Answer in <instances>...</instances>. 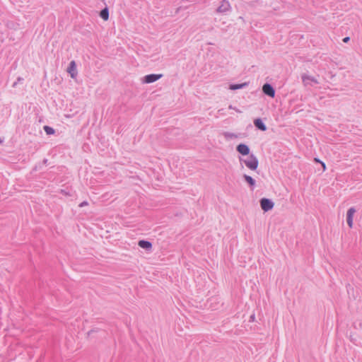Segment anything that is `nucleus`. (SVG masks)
Returning a JSON list of instances; mask_svg holds the SVG:
<instances>
[{
    "label": "nucleus",
    "mask_w": 362,
    "mask_h": 362,
    "mask_svg": "<svg viewBox=\"0 0 362 362\" xmlns=\"http://www.w3.org/2000/svg\"><path fill=\"white\" fill-rule=\"evenodd\" d=\"M240 162L244 163L247 168L252 170H255L258 166V160L253 154L250 155L247 158H240Z\"/></svg>",
    "instance_id": "f257e3e1"
},
{
    "label": "nucleus",
    "mask_w": 362,
    "mask_h": 362,
    "mask_svg": "<svg viewBox=\"0 0 362 362\" xmlns=\"http://www.w3.org/2000/svg\"><path fill=\"white\" fill-rule=\"evenodd\" d=\"M356 212V210L354 207H350L346 214V219L347 225L350 228H352L354 226V217Z\"/></svg>",
    "instance_id": "f03ea898"
},
{
    "label": "nucleus",
    "mask_w": 362,
    "mask_h": 362,
    "mask_svg": "<svg viewBox=\"0 0 362 362\" xmlns=\"http://www.w3.org/2000/svg\"><path fill=\"white\" fill-rule=\"evenodd\" d=\"M260 205L263 211H268L273 209L274 202L267 198H263L260 200Z\"/></svg>",
    "instance_id": "7ed1b4c3"
},
{
    "label": "nucleus",
    "mask_w": 362,
    "mask_h": 362,
    "mask_svg": "<svg viewBox=\"0 0 362 362\" xmlns=\"http://www.w3.org/2000/svg\"><path fill=\"white\" fill-rule=\"evenodd\" d=\"M162 74H148L144 77V78L142 79V82L145 83H151L159 80L162 78Z\"/></svg>",
    "instance_id": "20e7f679"
},
{
    "label": "nucleus",
    "mask_w": 362,
    "mask_h": 362,
    "mask_svg": "<svg viewBox=\"0 0 362 362\" xmlns=\"http://www.w3.org/2000/svg\"><path fill=\"white\" fill-rule=\"evenodd\" d=\"M67 72L72 78H76L78 75L76 64L75 61H71L67 68Z\"/></svg>",
    "instance_id": "39448f33"
},
{
    "label": "nucleus",
    "mask_w": 362,
    "mask_h": 362,
    "mask_svg": "<svg viewBox=\"0 0 362 362\" xmlns=\"http://www.w3.org/2000/svg\"><path fill=\"white\" fill-rule=\"evenodd\" d=\"M230 9V4L228 0H223L217 8V12L224 13Z\"/></svg>",
    "instance_id": "423d86ee"
},
{
    "label": "nucleus",
    "mask_w": 362,
    "mask_h": 362,
    "mask_svg": "<svg viewBox=\"0 0 362 362\" xmlns=\"http://www.w3.org/2000/svg\"><path fill=\"white\" fill-rule=\"evenodd\" d=\"M302 81L305 86H313V83H318V81L312 76L304 74L302 76Z\"/></svg>",
    "instance_id": "0eeeda50"
},
{
    "label": "nucleus",
    "mask_w": 362,
    "mask_h": 362,
    "mask_svg": "<svg viewBox=\"0 0 362 362\" xmlns=\"http://www.w3.org/2000/svg\"><path fill=\"white\" fill-rule=\"evenodd\" d=\"M263 93L271 97L274 98L275 96V90L274 88L269 83H265L262 87Z\"/></svg>",
    "instance_id": "6e6552de"
},
{
    "label": "nucleus",
    "mask_w": 362,
    "mask_h": 362,
    "mask_svg": "<svg viewBox=\"0 0 362 362\" xmlns=\"http://www.w3.org/2000/svg\"><path fill=\"white\" fill-rule=\"evenodd\" d=\"M236 149H237V151L238 153H240V154H242L243 156H247L250 153L249 147L244 144H240L238 145Z\"/></svg>",
    "instance_id": "1a4fd4ad"
},
{
    "label": "nucleus",
    "mask_w": 362,
    "mask_h": 362,
    "mask_svg": "<svg viewBox=\"0 0 362 362\" xmlns=\"http://www.w3.org/2000/svg\"><path fill=\"white\" fill-rule=\"evenodd\" d=\"M223 136L227 141L236 139L238 138L239 135L238 134L230 132H224L223 133Z\"/></svg>",
    "instance_id": "9d476101"
},
{
    "label": "nucleus",
    "mask_w": 362,
    "mask_h": 362,
    "mask_svg": "<svg viewBox=\"0 0 362 362\" xmlns=\"http://www.w3.org/2000/svg\"><path fill=\"white\" fill-rule=\"evenodd\" d=\"M254 124L257 129L262 131H265L267 129L266 125L264 124L261 119L258 118L255 119Z\"/></svg>",
    "instance_id": "9b49d317"
},
{
    "label": "nucleus",
    "mask_w": 362,
    "mask_h": 362,
    "mask_svg": "<svg viewBox=\"0 0 362 362\" xmlns=\"http://www.w3.org/2000/svg\"><path fill=\"white\" fill-rule=\"evenodd\" d=\"M138 245L140 247L146 250H149L152 247V244L149 241L146 240H140Z\"/></svg>",
    "instance_id": "f8f14e48"
},
{
    "label": "nucleus",
    "mask_w": 362,
    "mask_h": 362,
    "mask_svg": "<svg viewBox=\"0 0 362 362\" xmlns=\"http://www.w3.org/2000/svg\"><path fill=\"white\" fill-rule=\"evenodd\" d=\"M247 85H248L247 83H240V84H230L229 86V89L233 90L241 89V88H245L246 86H247Z\"/></svg>",
    "instance_id": "ddd939ff"
},
{
    "label": "nucleus",
    "mask_w": 362,
    "mask_h": 362,
    "mask_svg": "<svg viewBox=\"0 0 362 362\" xmlns=\"http://www.w3.org/2000/svg\"><path fill=\"white\" fill-rule=\"evenodd\" d=\"M100 16L104 20L107 21L109 18V11L107 8L103 9L100 11Z\"/></svg>",
    "instance_id": "4468645a"
},
{
    "label": "nucleus",
    "mask_w": 362,
    "mask_h": 362,
    "mask_svg": "<svg viewBox=\"0 0 362 362\" xmlns=\"http://www.w3.org/2000/svg\"><path fill=\"white\" fill-rule=\"evenodd\" d=\"M245 180L251 186L254 187L255 185V180L250 176L244 175Z\"/></svg>",
    "instance_id": "2eb2a0df"
},
{
    "label": "nucleus",
    "mask_w": 362,
    "mask_h": 362,
    "mask_svg": "<svg viewBox=\"0 0 362 362\" xmlns=\"http://www.w3.org/2000/svg\"><path fill=\"white\" fill-rule=\"evenodd\" d=\"M44 130L46 132L47 134L51 135L54 134V129L52 127H50L49 126H45Z\"/></svg>",
    "instance_id": "dca6fc26"
},
{
    "label": "nucleus",
    "mask_w": 362,
    "mask_h": 362,
    "mask_svg": "<svg viewBox=\"0 0 362 362\" xmlns=\"http://www.w3.org/2000/svg\"><path fill=\"white\" fill-rule=\"evenodd\" d=\"M88 204L87 202H81L80 204H79V206L80 207H83V206H87Z\"/></svg>",
    "instance_id": "f3484780"
},
{
    "label": "nucleus",
    "mask_w": 362,
    "mask_h": 362,
    "mask_svg": "<svg viewBox=\"0 0 362 362\" xmlns=\"http://www.w3.org/2000/svg\"><path fill=\"white\" fill-rule=\"evenodd\" d=\"M349 40V37H346L344 38V40H343V41L344 42H347Z\"/></svg>",
    "instance_id": "a211bd4d"
},
{
    "label": "nucleus",
    "mask_w": 362,
    "mask_h": 362,
    "mask_svg": "<svg viewBox=\"0 0 362 362\" xmlns=\"http://www.w3.org/2000/svg\"><path fill=\"white\" fill-rule=\"evenodd\" d=\"M322 163L323 169L325 170V168H326L325 164L324 163Z\"/></svg>",
    "instance_id": "6ab92c4d"
},
{
    "label": "nucleus",
    "mask_w": 362,
    "mask_h": 362,
    "mask_svg": "<svg viewBox=\"0 0 362 362\" xmlns=\"http://www.w3.org/2000/svg\"><path fill=\"white\" fill-rule=\"evenodd\" d=\"M21 80H22V78L20 77L18 78V81H21Z\"/></svg>",
    "instance_id": "aec40b11"
},
{
    "label": "nucleus",
    "mask_w": 362,
    "mask_h": 362,
    "mask_svg": "<svg viewBox=\"0 0 362 362\" xmlns=\"http://www.w3.org/2000/svg\"><path fill=\"white\" fill-rule=\"evenodd\" d=\"M17 86V83H16V82H15V83H13V86Z\"/></svg>",
    "instance_id": "412c9836"
}]
</instances>
